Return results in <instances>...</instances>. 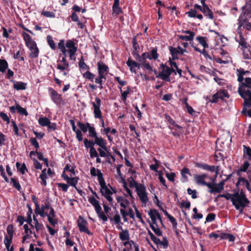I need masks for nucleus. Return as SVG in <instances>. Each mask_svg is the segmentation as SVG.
I'll return each mask as SVG.
<instances>
[{
    "label": "nucleus",
    "instance_id": "nucleus-20",
    "mask_svg": "<svg viewBox=\"0 0 251 251\" xmlns=\"http://www.w3.org/2000/svg\"><path fill=\"white\" fill-rule=\"evenodd\" d=\"M119 0H114L112 6L113 15L116 16L123 13L122 9L119 6Z\"/></svg>",
    "mask_w": 251,
    "mask_h": 251
},
{
    "label": "nucleus",
    "instance_id": "nucleus-54",
    "mask_svg": "<svg viewBox=\"0 0 251 251\" xmlns=\"http://www.w3.org/2000/svg\"><path fill=\"white\" fill-rule=\"evenodd\" d=\"M16 110L18 113L22 115L27 116L28 115V113L25 108L21 107L20 105L17 104L16 105Z\"/></svg>",
    "mask_w": 251,
    "mask_h": 251
},
{
    "label": "nucleus",
    "instance_id": "nucleus-63",
    "mask_svg": "<svg viewBox=\"0 0 251 251\" xmlns=\"http://www.w3.org/2000/svg\"><path fill=\"white\" fill-rule=\"evenodd\" d=\"M88 201L94 207L100 204V201L97 200L94 197H90Z\"/></svg>",
    "mask_w": 251,
    "mask_h": 251
},
{
    "label": "nucleus",
    "instance_id": "nucleus-51",
    "mask_svg": "<svg viewBox=\"0 0 251 251\" xmlns=\"http://www.w3.org/2000/svg\"><path fill=\"white\" fill-rule=\"evenodd\" d=\"M243 148L244 156H245V154L246 153V155L248 156V159L251 161V148L245 145H243Z\"/></svg>",
    "mask_w": 251,
    "mask_h": 251
},
{
    "label": "nucleus",
    "instance_id": "nucleus-21",
    "mask_svg": "<svg viewBox=\"0 0 251 251\" xmlns=\"http://www.w3.org/2000/svg\"><path fill=\"white\" fill-rule=\"evenodd\" d=\"M95 210L98 217L102 221L106 222L107 221V217L106 215L102 211V208L100 204L96 205L95 207Z\"/></svg>",
    "mask_w": 251,
    "mask_h": 251
},
{
    "label": "nucleus",
    "instance_id": "nucleus-40",
    "mask_svg": "<svg viewBox=\"0 0 251 251\" xmlns=\"http://www.w3.org/2000/svg\"><path fill=\"white\" fill-rule=\"evenodd\" d=\"M8 67V64L5 59H0V72L4 73Z\"/></svg>",
    "mask_w": 251,
    "mask_h": 251
},
{
    "label": "nucleus",
    "instance_id": "nucleus-30",
    "mask_svg": "<svg viewBox=\"0 0 251 251\" xmlns=\"http://www.w3.org/2000/svg\"><path fill=\"white\" fill-rule=\"evenodd\" d=\"M191 46L192 47L194 48V50L196 51H197V52H200L201 53H202L204 56L205 57V58L206 59H209L210 60H212V57L208 54V53L207 52V51L205 50V49H204L202 51L199 48H197L196 47L194 46V43L192 42V43H190Z\"/></svg>",
    "mask_w": 251,
    "mask_h": 251
},
{
    "label": "nucleus",
    "instance_id": "nucleus-19",
    "mask_svg": "<svg viewBox=\"0 0 251 251\" xmlns=\"http://www.w3.org/2000/svg\"><path fill=\"white\" fill-rule=\"evenodd\" d=\"M215 178L216 177H215L212 179V182H209V184H208V186H207L209 189L208 192L211 194L221 193L222 192L221 189L218 186H217V183L214 182Z\"/></svg>",
    "mask_w": 251,
    "mask_h": 251
},
{
    "label": "nucleus",
    "instance_id": "nucleus-49",
    "mask_svg": "<svg viewBox=\"0 0 251 251\" xmlns=\"http://www.w3.org/2000/svg\"><path fill=\"white\" fill-rule=\"evenodd\" d=\"M79 178L78 177L75 176L74 177H70L69 180H68L69 183H68L70 185L74 187L76 190H77V187L76 186L77 183H78Z\"/></svg>",
    "mask_w": 251,
    "mask_h": 251
},
{
    "label": "nucleus",
    "instance_id": "nucleus-33",
    "mask_svg": "<svg viewBox=\"0 0 251 251\" xmlns=\"http://www.w3.org/2000/svg\"><path fill=\"white\" fill-rule=\"evenodd\" d=\"M206 37H202V36H198L196 38V40L199 42V43L203 47L204 49L208 48V45L206 42Z\"/></svg>",
    "mask_w": 251,
    "mask_h": 251
},
{
    "label": "nucleus",
    "instance_id": "nucleus-31",
    "mask_svg": "<svg viewBox=\"0 0 251 251\" xmlns=\"http://www.w3.org/2000/svg\"><path fill=\"white\" fill-rule=\"evenodd\" d=\"M100 192L103 197L113 194L112 191L108 188L106 184L100 187Z\"/></svg>",
    "mask_w": 251,
    "mask_h": 251
},
{
    "label": "nucleus",
    "instance_id": "nucleus-36",
    "mask_svg": "<svg viewBox=\"0 0 251 251\" xmlns=\"http://www.w3.org/2000/svg\"><path fill=\"white\" fill-rule=\"evenodd\" d=\"M181 175L183 177V182H186L188 181V179L186 175L191 176L189 169L186 167H184L182 169V170L181 171Z\"/></svg>",
    "mask_w": 251,
    "mask_h": 251
},
{
    "label": "nucleus",
    "instance_id": "nucleus-55",
    "mask_svg": "<svg viewBox=\"0 0 251 251\" xmlns=\"http://www.w3.org/2000/svg\"><path fill=\"white\" fill-rule=\"evenodd\" d=\"M13 237H9L7 235L4 236V243L6 247V250H8V248L10 247L12 243Z\"/></svg>",
    "mask_w": 251,
    "mask_h": 251
},
{
    "label": "nucleus",
    "instance_id": "nucleus-61",
    "mask_svg": "<svg viewBox=\"0 0 251 251\" xmlns=\"http://www.w3.org/2000/svg\"><path fill=\"white\" fill-rule=\"evenodd\" d=\"M177 37L179 39L186 41H191L193 40V37L192 36L188 35H178Z\"/></svg>",
    "mask_w": 251,
    "mask_h": 251
},
{
    "label": "nucleus",
    "instance_id": "nucleus-44",
    "mask_svg": "<svg viewBox=\"0 0 251 251\" xmlns=\"http://www.w3.org/2000/svg\"><path fill=\"white\" fill-rule=\"evenodd\" d=\"M47 41L50 47L52 50H55L56 49L55 44L52 39V36L49 35L47 36Z\"/></svg>",
    "mask_w": 251,
    "mask_h": 251
},
{
    "label": "nucleus",
    "instance_id": "nucleus-34",
    "mask_svg": "<svg viewBox=\"0 0 251 251\" xmlns=\"http://www.w3.org/2000/svg\"><path fill=\"white\" fill-rule=\"evenodd\" d=\"M106 79L105 76H102L98 75V77L95 78V82L99 85V87L100 89L103 88V80L105 81Z\"/></svg>",
    "mask_w": 251,
    "mask_h": 251
},
{
    "label": "nucleus",
    "instance_id": "nucleus-45",
    "mask_svg": "<svg viewBox=\"0 0 251 251\" xmlns=\"http://www.w3.org/2000/svg\"><path fill=\"white\" fill-rule=\"evenodd\" d=\"M237 80L241 84L242 82H243V81L244 80V72H243V69L240 68L239 69H237Z\"/></svg>",
    "mask_w": 251,
    "mask_h": 251
},
{
    "label": "nucleus",
    "instance_id": "nucleus-17",
    "mask_svg": "<svg viewBox=\"0 0 251 251\" xmlns=\"http://www.w3.org/2000/svg\"><path fill=\"white\" fill-rule=\"evenodd\" d=\"M109 68L103 62H98V75L102 76L106 75L108 73Z\"/></svg>",
    "mask_w": 251,
    "mask_h": 251
},
{
    "label": "nucleus",
    "instance_id": "nucleus-62",
    "mask_svg": "<svg viewBox=\"0 0 251 251\" xmlns=\"http://www.w3.org/2000/svg\"><path fill=\"white\" fill-rule=\"evenodd\" d=\"M197 11L195 9H191L190 11L186 12L185 14L190 18H196Z\"/></svg>",
    "mask_w": 251,
    "mask_h": 251
},
{
    "label": "nucleus",
    "instance_id": "nucleus-58",
    "mask_svg": "<svg viewBox=\"0 0 251 251\" xmlns=\"http://www.w3.org/2000/svg\"><path fill=\"white\" fill-rule=\"evenodd\" d=\"M6 230L7 232V236L9 237H13L14 234V226L12 224L9 225L7 228Z\"/></svg>",
    "mask_w": 251,
    "mask_h": 251
},
{
    "label": "nucleus",
    "instance_id": "nucleus-14",
    "mask_svg": "<svg viewBox=\"0 0 251 251\" xmlns=\"http://www.w3.org/2000/svg\"><path fill=\"white\" fill-rule=\"evenodd\" d=\"M148 214L151 220L152 223L154 225H156V219H158L160 220L161 223L163 224L162 220L160 214L159 212L155 209H151L149 212Z\"/></svg>",
    "mask_w": 251,
    "mask_h": 251
},
{
    "label": "nucleus",
    "instance_id": "nucleus-64",
    "mask_svg": "<svg viewBox=\"0 0 251 251\" xmlns=\"http://www.w3.org/2000/svg\"><path fill=\"white\" fill-rule=\"evenodd\" d=\"M30 142L31 145L34 147L37 150L40 147L39 143H38L36 138L31 137L30 139Z\"/></svg>",
    "mask_w": 251,
    "mask_h": 251
},
{
    "label": "nucleus",
    "instance_id": "nucleus-9",
    "mask_svg": "<svg viewBox=\"0 0 251 251\" xmlns=\"http://www.w3.org/2000/svg\"><path fill=\"white\" fill-rule=\"evenodd\" d=\"M57 65L56 68L61 71L66 70L67 72L70 71L69 64L67 61L66 57H61V54H59V58L57 61Z\"/></svg>",
    "mask_w": 251,
    "mask_h": 251
},
{
    "label": "nucleus",
    "instance_id": "nucleus-22",
    "mask_svg": "<svg viewBox=\"0 0 251 251\" xmlns=\"http://www.w3.org/2000/svg\"><path fill=\"white\" fill-rule=\"evenodd\" d=\"M164 118L166 121L170 125L178 129H182V127L177 125L176 122L171 118V117L167 114L164 115Z\"/></svg>",
    "mask_w": 251,
    "mask_h": 251
},
{
    "label": "nucleus",
    "instance_id": "nucleus-8",
    "mask_svg": "<svg viewBox=\"0 0 251 251\" xmlns=\"http://www.w3.org/2000/svg\"><path fill=\"white\" fill-rule=\"evenodd\" d=\"M225 98H228L229 95L226 90H221L214 94L209 101L213 103H216L218 102L219 100H223Z\"/></svg>",
    "mask_w": 251,
    "mask_h": 251
},
{
    "label": "nucleus",
    "instance_id": "nucleus-41",
    "mask_svg": "<svg viewBox=\"0 0 251 251\" xmlns=\"http://www.w3.org/2000/svg\"><path fill=\"white\" fill-rule=\"evenodd\" d=\"M235 237L230 234L221 233V239H227L230 242H233L235 240Z\"/></svg>",
    "mask_w": 251,
    "mask_h": 251
},
{
    "label": "nucleus",
    "instance_id": "nucleus-12",
    "mask_svg": "<svg viewBox=\"0 0 251 251\" xmlns=\"http://www.w3.org/2000/svg\"><path fill=\"white\" fill-rule=\"evenodd\" d=\"M88 132L89 136L95 139V140H96V143H97V145L98 146L102 145V144H103L106 141L102 137H98L97 136V133L96 132L95 128L94 126L93 127H90L88 129Z\"/></svg>",
    "mask_w": 251,
    "mask_h": 251
},
{
    "label": "nucleus",
    "instance_id": "nucleus-43",
    "mask_svg": "<svg viewBox=\"0 0 251 251\" xmlns=\"http://www.w3.org/2000/svg\"><path fill=\"white\" fill-rule=\"evenodd\" d=\"M150 56L151 60L153 59L155 60L158 58L159 54L157 53V49L156 47L153 48L151 51H150Z\"/></svg>",
    "mask_w": 251,
    "mask_h": 251
},
{
    "label": "nucleus",
    "instance_id": "nucleus-56",
    "mask_svg": "<svg viewBox=\"0 0 251 251\" xmlns=\"http://www.w3.org/2000/svg\"><path fill=\"white\" fill-rule=\"evenodd\" d=\"M141 63V67L149 71H152V67L150 65V63L147 61H142Z\"/></svg>",
    "mask_w": 251,
    "mask_h": 251
},
{
    "label": "nucleus",
    "instance_id": "nucleus-26",
    "mask_svg": "<svg viewBox=\"0 0 251 251\" xmlns=\"http://www.w3.org/2000/svg\"><path fill=\"white\" fill-rule=\"evenodd\" d=\"M201 12L203 13L204 16L207 17L208 18L211 20L214 19L213 13L208 6L203 7Z\"/></svg>",
    "mask_w": 251,
    "mask_h": 251
},
{
    "label": "nucleus",
    "instance_id": "nucleus-2",
    "mask_svg": "<svg viewBox=\"0 0 251 251\" xmlns=\"http://www.w3.org/2000/svg\"><path fill=\"white\" fill-rule=\"evenodd\" d=\"M127 180L129 182L130 188H135L136 193L141 201L143 203H147L149 198L145 185L144 184L137 183L132 176L128 178Z\"/></svg>",
    "mask_w": 251,
    "mask_h": 251
},
{
    "label": "nucleus",
    "instance_id": "nucleus-4",
    "mask_svg": "<svg viewBox=\"0 0 251 251\" xmlns=\"http://www.w3.org/2000/svg\"><path fill=\"white\" fill-rule=\"evenodd\" d=\"M251 78L246 77L245 78V82L239 84L238 89V93L242 98H245V95H251Z\"/></svg>",
    "mask_w": 251,
    "mask_h": 251
},
{
    "label": "nucleus",
    "instance_id": "nucleus-28",
    "mask_svg": "<svg viewBox=\"0 0 251 251\" xmlns=\"http://www.w3.org/2000/svg\"><path fill=\"white\" fill-rule=\"evenodd\" d=\"M120 239L122 241H127L129 239V231L127 229L122 230L119 233Z\"/></svg>",
    "mask_w": 251,
    "mask_h": 251
},
{
    "label": "nucleus",
    "instance_id": "nucleus-57",
    "mask_svg": "<svg viewBox=\"0 0 251 251\" xmlns=\"http://www.w3.org/2000/svg\"><path fill=\"white\" fill-rule=\"evenodd\" d=\"M132 46L133 50L132 51H138L139 50V46L137 42V38L136 36H134L132 41Z\"/></svg>",
    "mask_w": 251,
    "mask_h": 251
},
{
    "label": "nucleus",
    "instance_id": "nucleus-35",
    "mask_svg": "<svg viewBox=\"0 0 251 251\" xmlns=\"http://www.w3.org/2000/svg\"><path fill=\"white\" fill-rule=\"evenodd\" d=\"M26 83L23 82H16L14 84L13 88L17 90H23L26 89Z\"/></svg>",
    "mask_w": 251,
    "mask_h": 251
},
{
    "label": "nucleus",
    "instance_id": "nucleus-27",
    "mask_svg": "<svg viewBox=\"0 0 251 251\" xmlns=\"http://www.w3.org/2000/svg\"><path fill=\"white\" fill-rule=\"evenodd\" d=\"M248 16L249 13L246 12H243L240 15L239 19H238V24H246L248 22Z\"/></svg>",
    "mask_w": 251,
    "mask_h": 251
},
{
    "label": "nucleus",
    "instance_id": "nucleus-24",
    "mask_svg": "<svg viewBox=\"0 0 251 251\" xmlns=\"http://www.w3.org/2000/svg\"><path fill=\"white\" fill-rule=\"evenodd\" d=\"M148 222L150 224V226L151 229L157 236H160L162 235V232L158 227L157 224L154 225L151 223L149 220H148Z\"/></svg>",
    "mask_w": 251,
    "mask_h": 251
},
{
    "label": "nucleus",
    "instance_id": "nucleus-37",
    "mask_svg": "<svg viewBox=\"0 0 251 251\" xmlns=\"http://www.w3.org/2000/svg\"><path fill=\"white\" fill-rule=\"evenodd\" d=\"M83 143L85 148L87 149H89L90 150L91 148H94L95 145H97L96 140H94V141L88 140L87 138H85L84 139Z\"/></svg>",
    "mask_w": 251,
    "mask_h": 251
},
{
    "label": "nucleus",
    "instance_id": "nucleus-59",
    "mask_svg": "<svg viewBox=\"0 0 251 251\" xmlns=\"http://www.w3.org/2000/svg\"><path fill=\"white\" fill-rule=\"evenodd\" d=\"M25 42L26 46L30 49V50H32V49H33V47L36 46L35 42L32 39L27 40Z\"/></svg>",
    "mask_w": 251,
    "mask_h": 251
},
{
    "label": "nucleus",
    "instance_id": "nucleus-10",
    "mask_svg": "<svg viewBox=\"0 0 251 251\" xmlns=\"http://www.w3.org/2000/svg\"><path fill=\"white\" fill-rule=\"evenodd\" d=\"M48 90L49 92V95L52 101L56 105H60L62 102L61 95L58 94L52 88H49Z\"/></svg>",
    "mask_w": 251,
    "mask_h": 251
},
{
    "label": "nucleus",
    "instance_id": "nucleus-11",
    "mask_svg": "<svg viewBox=\"0 0 251 251\" xmlns=\"http://www.w3.org/2000/svg\"><path fill=\"white\" fill-rule=\"evenodd\" d=\"M87 222L81 216H79L77 220V226L81 232H84L88 235H92L93 233L89 231L87 227Z\"/></svg>",
    "mask_w": 251,
    "mask_h": 251
},
{
    "label": "nucleus",
    "instance_id": "nucleus-42",
    "mask_svg": "<svg viewBox=\"0 0 251 251\" xmlns=\"http://www.w3.org/2000/svg\"><path fill=\"white\" fill-rule=\"evenodd\" d=\"M244 106L248 108L251 107V94L245 95Z\"/></svg>",
    "mask_w": 251,
    "mask_h": 251
},
{
    "label": "nucleus",
    "instance_id": "nucleus-47",
    "mask_svg": "<svg viewBox=\"0 0 251 251\" xmlns=\"http://www.w3.org/2000/svg\"><path fill=\"white\" fill-rule=\"evenodd\" d=\"M16 166L17 169L20 171L22 175H24L25 174V171H27V169L25 163H23L21 166V164L17 162L16 163Z\"/></svg>",
    "mask_w": 251,
    "mask_h": 251
},
{
    "label": "nucleus",
    "instance_id": "nucleus-52",
    "mask_svg": "<svg viewBox=\"0 0 251 251\" xmlns=\"http://www.w3.org/2000/svg\"><path fill=\"white\" fill-rule=\"evenodd\" d=\"M39 54V50L37 48V46L35 47H33L32 49V50H31V52L30 53L29 56L32 58H37Z\"/></svg>",
    "mask_w": 251,
    "mask_h": 251
},
{
    "label": "nucleus",
    "instance_id": "nucleus-18",
    "mask_svg": "<svg viewBox=\"0 0 251 251\" xmlns=\"http://www.w3.org/2000/svg\"><path fill=\"white\" fill-rule=\"evenodd\" d=\"M106 144L107 142L105 141L102 144L103 145L100 146L99 147L101 148L107 152V156L106 157V162L109 164H111L112 162L111 161L110 159H111L113 162L115 161L116 159L115 157L110 152V150L107 148Z\"/></svg>",
    "mask_w": 251,
    "mask_h": 251
},
{
    "label": "nucleus",
    "instance_id": "nucleus-48",
    "mask_svg": "<svg viewBox=\"0 0 251 251\" xmlns=\"http://www.w3.org/2000/svg\"><path fill=\"white\" fill-rule=\"evenodd\" d=\"M10 180H11V183H12V186H13V187L16 188L19 192H21V190L22 188H21V185L19 183V181L17 180H16L15 178H13V177L10 178Z\"/></svg>",
    "mask_w": 251,
    "mask_h": 251
},
{
    "label": "nucleus",
    "instance_id": "nucleus-60",
    "mask_svg": "<svg viewBox=\"0 0 251 251\" xmlns=\"http://www.w3.org/2000/svg\"><path fill=\"white\" fill-rule=\"evenodd\" d=\"M187 191L188 195H191V198L193 199H195L197 198V192L196 190H192L191 188H188L187 189Z\"/></svg>",
    "mask_w": 251,
    "mask_h": 251
},
{
    "label": "nucleus",
    "instance_id": "nucleus-50",
    "mask_svg": "<svg viewBox=\"0 0 251 251\" xmlns=\"http://www.w3.org/2000/svg\"><path fill=\"white\" fill-rule=\"evenodd\" d=\"M120 91L122 93L121 95V99L123 101L126 100L127 96L128 94L129 93V91L130 90V88L129 86L127 87L126 90L123 92L121 87H119Z\"/></svg>",
    "mask_w": 251,
    "mask_h": 251
},
{
    "label": "nucleus",
    "instance_id": "nucleus-39",
    "mask_svg": "<svg viewBox=\"0 0 251 251\" xmlns=\"http://www.w3.org/2000/svg\"><path fill=\"white\" fill-rule=\"evenodd\" d=\"M38 122L39 124L43 126H48V125H50V120L47 117L39 118L38 120Z\"/></svg>",
    "mask_w": 251,
    "mask_h": 251
},
{
    "label": "nucleus",
    "instance_id": "nucleus-5",
    "mask_svg": "<svg viewBox=\"0 0 251 251\" xmlns=\"http://www.w3.org/2000/svg\"><path fill=\"white\" fill-rule=\"evenodd\" d=\"M39 215H40V216L43 218L45 217V216H47L48 217V220L49 222L53 226H54L55 225L57 224L58 220L56 218H55V212L52 207L50 208V211L49 214L46 212L41 210V212L39 213Z\"/></svg>",
    "mask_w": 251,
    "mask_h": 251
},
{
    "label": "nucleus",
    "instance_id": "nucleus-16",
    "mask_svg": "<svg viewBox=\"0 0 251 251\" xmlns=\"http://www.w3.org/2000/svg\"><path fill=\"white\" fill-rule=\"evenodd\" d=\"M207 177V175L202 174L201 175H195L194 176L195 182L198 184L203 186H208L209 182L205 181V179Z\"/></svg>",
    "mask_w": 251,
    "mask_h": 251
},
{
    "label": "nucleus",
    "instance_id": "nucleus-32",
    "mask_svg": "<svg viewBox=\"0 0 251 251\" xmlns=\"http://www.w3.org/2000/svg\"><path fill=\"white\" fill-rule=\"evenodd\" d=\"M98 180L101 186L106 184V182L103 176V174L99 169H97Z\"/></svg>",
    "mask_w": 251,
    "mask_h": 251
},
{
    "label": "nucleus",
    "instance_id": "nucleus-29",
    "mask_svg": "<svg viewBox=\"0 0 251 251\" xmlns=\"http://www.w3.org/2000/svg\"><path fill=\"white\" fill-rule=\"evenodd\" d=\"M28 210L26 213L27 219L25 221L30 225L31 227H33V226L32 225V218L31 214L32 213V209L31 206L29 204H27Z\"/></svg>",
    "mask_w": 251,
    "mask_h": 251
},
{
    "label": "nucleus",
    "instance_id": "nucleus-13",
    "mask_svg": "<svg viewBox=\"0 0 251 251\" xmlns=\"http://www.w3.org/2000/svg\"><path fill=\"white\" fill-rule=\"evenodd\" d=\"M95 102H92V104L94 108V114L95 118H101V112L100 110L101 100L99 97H96Z\"/></svg>",
    "mask_w": 251,
    "mask_h": 251
},
{
    "label": "nucleus",
    "instance_id": "nucleus-25",
    "mask_svg": "<svg viewBox=\"0 0 251 251\" xmlns=\"http://www.w3.org/2000/svg\"><path fill=\"white\" fill-rule=\"evenodd\" d=\"M127 65L129 67L130 70L131 72L136 73V70L134 69L136 66H138V63L132 60L130 58H128L126 62Z\"/></svg>",
    "mask_w": 251,
    "mask_h": 251
},
{
    "label": "nucleus",
    "instance_id": "nucleus-3",
    "mask_svg": "<svg viewBox=\"0 0 251 251\" xmlns=\"http://www.w3.org/2000/svg\"><path fill=\"white\" fill-rule=\"evenodd\" d=\"M231 201L237 210L240 209V213L243 212V208L250 203L248 199L245 200V199L239 197L238 191H235L232 194Z\"/></svg>",
    "mask_w": 251,
    "mask_h": 251
},
{
    "label": "nucleus",
    "instance_id": "nucleus-7",
    "mask_svg": "<svg viewBox=\"0 0 251 251\" xmlns=\"http://www.w3.org/2000/svg\"><path fill=\"white\" fill-rule=\"evenodd\" d=\"M195 166L202 169L204 170L209 171L211 172H215V177L217 176L219 173V166H216L214 165H209L207 164L201 163L196 162H195Z\"/></svg>",
    "mask_w": 251,
    "mask_h": 251
},
{
    "label": "nucleus",
    "instance_id": "nucleus-53",
    "mask_svg": "<svg viewBox=\"0 0 251 251\" xmlns=\"http://www.w3.org/2000/svg\"><path fill=\"white\" fill-rule=\"evenodd\" d=\"M250 166V164L248 161H245L244 163L240 166L239 168V171L247 173L248 168H249Z\"/></svg>",
    "mask_w": 251,
    "mask_h": 251
},
{
    "label": "nucleus",
    "instance_id": "nucleus-38",
    "mask_svg": "<svg viewBox=\"0 0 251 251\" xmlns=\"http://www.w3.org/2000/svg\"><path fill=\"white\" fill-rule=\"evenodd\" d=\"M78 66L80 70H89L90 68L84 62L83 56L81 57V58L78 62Z\"/></svg>",
    "mask_w": 251,
    "mask_h": 251
},
{
    "label": "nucleus",
    "instance_id": "nucleus-1",
    "mask_svg": "<svg viewBox=\"0 0 251 251\" xmlns=\"http://www.w3.org/2000/svg\"><path fill=\"white\" fill-rule=\"evenodd\" d=\"M58 48L62 52V57H67V53L68 52L70 59L75 55L77 49L74 41L71 39L67 40L65 44L64 40H60L58 44Z\"/></svg>",
    "mask_w": 251,
    "mask_h": 251
},
{
    "label": "nucleus",
    "instance_id": "nucleus-23",
    "mask_svg": "<svg viewBox=\"0 0 251 251\" xmlns=\"http://www.w3.org/2000/svg\"><path fill=\"white\" fill-rule=\"evenodd\" d=\"M244 59H251V46L249 45L241 49Z\"/></svg>",
    "mask_w": 251,
    "mask_h": 251
},
{
    "label": "nucleus",
    "instance_id": "nucleus-15",
    "mask_svg": "<svg viewBox=\"0 0 251 251\" xmlns=\"http://www.w3.org/2000/svg\"><path fill=\"white\" fill-rule=\"evenodd\" d=\"M157 205L159 207L160 210L163 211L164 215L167 216L170 222L172 224L173 228L176 230V233L178 234V232L176 230L177 223L176 219L173 216L169 214L166 210H164L161 204L157 203Z\"/></svg>",
    "mask_w": 251,
    "mask_h": 251
},
{
    "label": "nucleus",
    "instance_id": "nucleus-46",
    "mask_svg": "<svg viewBox=\"0 0 251 251\" xmlns=\"http://www.w3.org/2000/svg\"><path fill=\"white\" fill-rule=\"evenodd\" d=\"M82 76L84 78L88 79L91 81H93L95 76L94 74L92 73L89 71H87L85 73H83Z\"/></svg>",
    "mask_w": 251,
    "mask_h": 251
},
{
    "label": "nucleus",
    "instance_id": "nucleus-6",
    "mask_svg": "<svg viewBox=\"0 0 251 251\" xmlns=\"http://www.w3.org/2000/svg\"><path fill=\"white\" fill-rule=\"evenodd\" d=\"M160 67L162 68V71L156 75V77L167 82H170V74L169 73V67L162 63L160 64Z\"/></svg>",
    "mask_w": 251,
    "mask_h": 251
}]
</instances>
